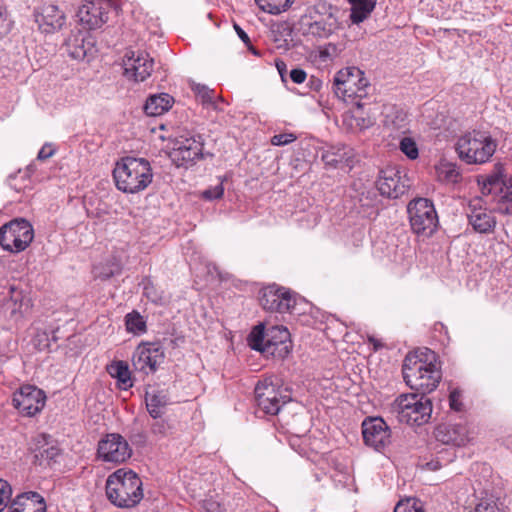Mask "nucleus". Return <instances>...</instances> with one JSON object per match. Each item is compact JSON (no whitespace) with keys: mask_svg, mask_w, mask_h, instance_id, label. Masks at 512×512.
I'll use <instances>...</instances> for the list:
<instances>
[{"mask_svg":"<svg viewBox=\"0 0 512 512\" xmlns=\"http://www.w3.org/2000/svg\"><path fill=\"white\" fill-rule=\"evenodd\" d=\"M468 222L475 232L481 234L493 233L497 224L492 211L483 207L480 198L473 199L468 204Z\"/></svg>","mask_w":512,"mask_h":512,"instance_id":"obj_17","label":"nucleus"},{"mask_svg":"<svg viewBox=\"0 0 512 512\" xmlns=\"http://www.w3.org/2000/svg\"><path fill=\"white\" fill-rule=\"evenodd\" d=\"M296 140V136L293 133H282L276 134L271 138V143L275 146H283L292 143Z\"/></svg>","mask_w":512,"mask_h":512,"instance_id":"obj_45","label":"nucleus"},{"mask_svg":"<svg viewBox=\"0 0 512 512\" xmlns=\"http://www.w3.org/2000/svg\"><path fill=\"white\" fill-rule=\"evenodd\" d=\"M11 495L12 488L10 484L5 480L0 479V512H2L7 507L8 503L10 502Z\"/></svg>","mask_w":512,"mask_h":512,"instance_id":"obj_41","label":"nucleus"},{"mask_svg":"<svg viewBox=\"0 0 512 512\" xmlns=\"http://www.w3.org/2000/svg\"><path fill=\"white\" fill-rule=\"evenodd\" d=\"M262 308L269 312L292 313L297 303V295L289 288L270 284L259 292Z\"/></svg>","mask_w":512,"mask_h":512,"instance_id":"obj_9","label":"nucleus"},{"mask_svg":"<svg viewBox=\"0 0 512 512\" xmlns=\"http://www.w3.org/2000/svg\"><path fill=\"white\" fill-rule=\"evenodd\" d=\"M107 371L111 377L117 379L118 387L120 389L127 390L133 386L129 367L124 361L112 362L107 367Z\"/></svg>","mask_w":512,"mask_h":512,"instance_id":"obj_32","label":"nucleus"},{"mask_svg":"<svg viewBox=\"0 0 512 512\" xmlns=\"http://www.w3.org/2000/svg\"><path fill=\"white\" fill-rule=\"evenodd\" d=\"M482 193L493 195L494 202L512 204V178H506L500 170L496 171L483 182Z\"/></svg>","mask_w":512,"mask_h":512,"instance_id":"obj_20","label":"nucleus"},{"mask_svg":"<svg viewBox=\"0 0 512 512\" xmlns=\"http://www.w3.org/2000/svg\"><path fill=\"white\" fill-rule=\"evenodd\" d=\"M10 292L11 296L5 301L3 309L12 320L18 321L23 318L32 307L31 299L25 296L22 291L17 290L14 287L10 288Z\"/></svg>","mask_w":512,"mask_h":512,"instance_id":"obj_24","label":"nucleus"},{"mask_svg":"<svg viewBox=\"0 0 512 512\" xmlns=\"http://www.w3.org/2000/svg\"><path fill=\"white\" fill-rule=\"evenodd\" d=\"M402 374L405 383L416 394L424 396L434 391L442 378L436 364V354L429 348L408 353L403 361Z\"/></svg>","mask_w":512,"mask_h":512,"instance_id":"obj_1","label":"nucleus"},{"mask_svg":"<svg viewBox=\"0 0 512 512\" xmlns=\"http://www.w3.org/2000/svg\"><path fill=\"white\" fill-rule=\"evenodd\" d=\"M247 47H248V49H249L253 54L258 55V52L253 48V46H252V44H251V43H250V45H249V46H247Z\"/></svg>","mask_w":512,"mask_h":512,"instance_id":"obj_58","label":"nucleus"},{"mask_svg":"<svg viewBox=\"0 0 512 512\" xmlns=\"http://www.w3.org/2000/svg\"><path fill=\"white\" fill-rule=\"evenodd\" d=\"M307 18H308V16H307V15H304V16L302 17V23H305L304 21H305Z\"/></svg>","mask_w":512,"mask_h":512,"instance_id":"obj_59","label":"nucleus"},{"mask_svg":"<svg viewBox=\"0 0 512 512\" xmlns=\"http://www.w3.org/2000/svg\"><path fill=\"white\" fill-rule=\"evenodd\" d=\"M46 395L34 385H23L13 393L12 405L25 416H34L45 406Z\"/></svg>","mask_w":512,"mask_h":512,"instance_id":"obj_13","label":"nucleus"},{"mask_svg":"<svg viewBox=\"0 0 512 512\" xmlns=\"http://www.w3.org/2000/svg\"><path fill=\"white\" fill-rule=\"evenodd\" d=\"M260 8L270 14H280L288 10L294 0H256Z\"/></svg>","mask_w":512,"mask_h":512,"instance_id":"obj_36","label":"nucleus"},{"mask_svg":"<svg viewBox=\"0 0 512 512\" xmlns=\"http://www.w3.org/2000/svg\"><path fill=\"white\" fill-rule=\"evenodd\" d=\"M224 194V187L222 183L214 187H210L202 192V197L206 200L220 199Z\"/></svg>","mask_w":512,"mask_h":512,"instance_id":"obj_44","label":"nucleus"},{"mask_svg":"<svg viewBox=\"0 0 512 512\" xmlns=\"http://www.w3.org/2000/svg\"><path fill=\"white\" fill-rule=\"evenodd\" d=\"M310 84H311V87L314 88L315 90H320L323 85L322 81L315 77H312L310 79Z\"/></svg>","mask_w":512,"mask_h":512,"instance_id":"obj_55","label":"nucleus"},{"mask_svg":"<svg viewBox=\"0 0 512 512\" xmlns=\"http://www.w3.org/2000/svg\"><path fill=\"white\" fill-rule=\"evenodd\" d=\"M203 147L204 139L201 135L181 136L169 157L177 167H187L203 158Z\"/></svg>","mask_w":512,"mask_h":512,"instance_id":"obj_12","label":"nucleus"},{"mask_svg":"<svg viewBox=\"0 0 512 512\" xmlns=\"http://www.w3.org/2000/svg\"><path fill=\"white\" fill-rule=\"evenodd\" d=\"M97 453L101 460L118 464L129 459L132 450L123 436L111 433L99 441Z\"/></svg>","mask_w":512,"mask_h":512,"instance_id":"obj_14","label":"nucleus"},{"mask_svg":"<svg viewBox=\"0 0 512 512\" xmlns=\"http://www.w3.org/2000/svg\"><path fill=\"white\" fill-rule=\"evenodd\" d=\"M394 512H425V510L419 499L407 497L396 504Z\"/></svg>","mask_w":512,"mask_h":512,"instance_id":"obj_38","label":"nucleus"},{"mask_svg":"<svg viewBox=\"0 0 512 512\" xmlns=\"http://www.w3.org/2000/svg\"><path fill=\"white\" fill-rule=\"evenodd\" d=\"M255 400L257 406L265 414L276 415L289 398L282 394L281 387L273 382V378H265L255 387Z\"/></svg>","mask_w":512,"mask_h":512,"instance_id":"obj_11","label":"nucleus"},{"mask_svg":"<svg viewBox=\"0 0 512 512\" xmlns=\"http://www.w3.org/2000/svg\"><path fill=\"white\" fill-rule=\"evenodd\" d=\"M267 336V346L269 349L268 353L275 354L279 346V355L283 356L284 354L289 353L287 342L290 339V333L286 327L272 326L267 329Z\"/></svg>","mask_w":512,"mask_h":512,"instance_id":"obj_27","label":"nucleus"},{"mask_svg":"<svg viewBox=\"0 0 512 512\" xmlns=\"http://www.w3.org/2000/svg\"><path fill=\"white\" fill-rule=\"evenodd\" d=\"M351 5L350 20L359 24L367 19L375 8L376 0H347Z\"/></svg>","mask_w":512,"mask_h":512,"instance_id":"obj_31","label":"nucleus"},{"mask_svg":"<svg viewBox=\"0 0 512 512\" xmlns=\"http://www.w3.org/2000/svg\"><path fill=\"white\" fill-rule=\"evenodd\" d=\"M437 179L444 184H456L461 179L457 166L453 163H441L436 167Z\"/></svg>","mask_w":512,"mask_h":512,"instance_id":"obj_33","label":"nucleus"},{"mask_svg":"<svg viewBox=\"0 0 512 512\" xmlns=\"http://www.w3.org/2000/svg\"><path fill=\"white\" fill-rule=\"evenodd\" d=\"M169 425L164 420H156L151 425V431L154 435L165 436L168 432Z\"/></svg>","mask_w":512,"mask_h":512,"instance_id":"obj_46","label":"nucleus"},{"mask_svg":"<svg viewBox=\"0 0 512 512\" xmlns=\"http://www.w3.org/2000/svg\"><path fill=\"white\" fill-rule=\"evenodd\" d=\"M160 357L158 349L139 346L132 355V365L136 371L144 374L153 373L156 371Z\"/></svg>","mask_w":512,"mask_h":512,"instance_id":"obj_22","label":"nucleus"},{"mask_svg":"<svg viewBox=\"0 0 512 512\" xmlns=\"http://www.w3.org/2000/svg\"><path fill=\"white\" fill-rule=\"evenodd\" d=\"M10 30V23L6 13L0 8V36L7 34Z\"/></svg>","mask_w":512,"mask_h":512,"instance_id":"obj_50","label":"nucleus"},{"mask_svg":"<svg viewBox=\"0 0 512 512\" xmlns=\"http://www.w3.org/2000/svg\"><path fill=\"white\" fill-rule=\"evenodd\" d=\"M399 148L411 160L416 159L419 155L416 142L410 137H403L400 141Z\"/></svg>","mask_w":512,"mask_h":512,"instance_id":"obj_40","label":"nucleus"},{"mask_svg":"<svg viewBox=\"0 0 512 512\" xmlns=\"http://www.w3.org/2000/svg\"><path fill=\"white\" fill-rule=\"evenodd\" d=\"M53 154L54 150L52 149L51 145L46 144L38 152L37 159L43 161L50 158Z\"/></svg>","mask_w":512,"mask_h":512,"instance_id":"obj_52","label":"nucleus"},{"mask_svg":"<svg viewBox=\"0 0 512 512\" xmlns=\"http://www.w3.org/2000/svg\"><path fill=\"white\" fill-rule=\"evenodd\" d=\"M267 330L264 324L255 326L250 334V346L254 350L269 352Z\"/></svg>","mask_w":512,"mask_h":512,"instance_id":"obj_35","label":"nucleus"},{"mask_svg":"<svg viewBox=\"0 0 512 512\" xmlns=\"http://www.w3.org/2000/svg\"><path fill=\"white\" fill-rule=\"evenodd\" d=\"M362 434L365 444L378 451L390 443V429L382 418L365 419Z\"/></svg>","mask_w":512,"mask_h":512,"instance_id":"obj_18","label":"nucleus"},{"mask_svg":"<svg viewBox=\"0 0 512 512\" xmlns=\"http://www.w3.org/2000/svg\"><path fill=\"white\" fill-rule=\"evenodd\" d=\"M290 78L296 84H301L305 81L307 74L303 69L295 68L290 71Z\"/></svg>","mask_w":512,"mask_h":512,"instance_id":"obj_48","label":"nucleus"},{"mask_svg":"<svg viewBox=\"0 0 512 512\" xmlns=\"http://www.w3.org/2000/svg\"><path fill=\"white\" fill-rule=\"evenodd\" d=\"M45 510V501L37 492L18 495L9 508V512H45Z\"/></svg>","mask_w":512,"mask_h":512,"instance_id":"obj_25","label":"nucleus"},{"mask_svg":"<svg viewBox=\"0 0 512 512\" xmlns=\"http://www.w3.org/2000/svg\"><path fill=\"white\" fill-rule=\"evenodd\" d=\"M306 33L319 38H328L334 31V23L324 19L306 23Z\"/></svg>","mask_w":512,"mask_h":512,"instance_id":"obj_34","label":"nucleus"},{"mask_svg":"<svg viewBox=\"0 0 512 512\" xmlns=\"http://www.w3.org/2000/svg\"><path fill=\"white\" fill-rule=\"evenodd\" d=\"M411 229L418 236L430 237L438 227V216L433 202L427 198H417L407 207Z\"/></svg>","mask_w":512,"mask_h":512,"instance_id":"obj_6","label":"nucleus"},{"mask_svg":"<svg viewBox=\"0 0 512 512\" xmlns=\"http://www.w3.org/2000/svg\"><path fill=\"white\" fill-rule=\"evenodd\" d=\"M496 142L482 131H472L461 136L456 144L459 157L468 164L485 163L496 150Z\"/></svg>","mask_w":512,"mask_h":512,"instance_id":"obj_4","label":"nucleus"},{"mask_svg":"<svg viewBox=\"0 0 512 512\" xmlns=\"http://www.w3.org/2000/svg\"><path fill=\"white\" fill-rule=\"evenodd\" d=\"M376 186L382 196L397 199L408 191L411 183L402 169L387 166L380 170Z\"/></svg>","mask_w":512,"mask_h":512,"instance_id":"obj_10","label":"nucleus"},{"mask_svg":"<svg viewBox=\"0 0 512 512\" xmlns=\"http://www.w3.org/2000/svg\"><path fill=\"white\" fill-rule=\"evenodd\" d=\"M449 403L451 409L455 411H460L462 407V403L460 402V393L456 390L452 391L449 396Z\"/></svg>","mask_w":512,"mask_h":512,"instance_id":"obj_49","label":"nucleus"},{"mask_svg":"<svg viewBox=\"0 0 512 512\" xmlns=\"http://www.w3.org/2000/svg\"><path fill=\"white\" fill-rule=\"evenodd\" d=\"M145 402L150 416L154 419H158L164 414V409L169 403V398L165 391L153 390L146 392Z\"/></svg>","mask_w":512,"mask_h":512,"instance_id":"obj_29","label":"nucleus"},{"mask_svg":"<svg viewBox=\"0 0 512 512\" xmlns=\"http://www.w3.org/2000/svg\"><path fill=\"white\" fill-rule=\"evenodd\" d=\"M111 8V2L106 0L86 1L79 7L77 17L85 28L98 29L108 21Z\"/></svg>","mask_w":512,"mask_h":512,"instance_id":"obj_15","label":"nucleus"},{"mask_svg":"<svg viewBox=\"0 0 512 512\" xmlns=\"http://www.w3.org/2000/svg\"><path fill=\"white\" fill-rule=\"evenodd\" d=\"M291 29L286 22H275L270 25V35L274 42L286 41Z\"/></svg>","mask_w":512,"mask_h":512,"instance_id":"obj_39","label":"nucleus"},{"mask_svg":"<svg viewBox=\"0 0 512 512\" xmlns=\"http://www.w3.org/2000/svg\"><path fill=\"white\" fill-rule=\"evenodd\" d=\"M113 177L120 191L134 194L143 191L151 184L153 173L148 160L124 157L116 163Z\"/></svg>","mask_w":512,"mask_h":512,"instance_id":"obj_2","label":"nucleus"},{"mask_svg":"<svg viewBox=\"0 0 512 512\" xmlns=\"http://www.w3.org/2000/svg\"><path fill=\"white\" fill-rule=\"evenodd\" d=\"M351 150L347 147H331L322 153L321 159L332 168L350 167Z\"/></svg>","mask_w":512,"mask_h":512,"instance_id":"obj_28","label":"nucleus"},{"mask_svg":"<svg viewBox=\"0 0 512 512\" xmlns=\"http://www.w3.org/2000/svg\"><path fill=\"white\" fill-rule=\"evenodd\" d=\"M368 86L364 72L357 67H347L338 71L333 80V91L343 101L365 97Z\"/></svg>","mask_w":512,"mask_h":512,"instance_id":"obj_7","label":"nucleus"},{"mask_svg":"<svg viewBox=\"0 0 512 512\" xmlns=\"http://www.w3.org/2000/svg\"><path fill=\"white\" fill-rule=\"evenodd\" d=\"M494 210L503 215H512V204L505 202H495Z\"/></svg>","mask_w":512,"mask_h":512,"instance_id":"obj_51","label":"nucleus"},{"mask_svg":"<svg viewBox=\"0 0 512 512\" xmlns=\"http://www.w3.org/2000/svg\"><path fill=\"white\" fill-rule=\"evenodd\" d=\"M65 47L71 58L83 60L93 53L94 43L91 37H86L79 32L66 40Z\"/></svg>","mask_w":512,"mask_h":512,"instance_id":"obj_26","label":"nucleus"},{"mask_svg":"<svg viewBox=\"0 0 512 512\" xmlns=\"http://www.w3.org/2000/svg\"><path fill=\"white\" fill-rule=\"evenodd\" d=\"M234 29H235L237 35L239 36V38L244 42V44L246 46H249L250 45V38L247 35V33L236 23L234 24Z\"/></svg>","mask_w":512,"mask_h":512,"instance_id":"obj_53","label":"nucleus"},{"mask_svg":"<svg viewBox=\"0 0 512 512\" xmlns=\"http://www.w3.org/2000/svg\"><path fill=\"white\" fill-rule=\"evenodd\" d=\"M34 230L25 219H14L0 228V246L9 252L24 251L33 241Z\"/></svg>","mask_w":512,"mask_h":512,"instance_id":"obj_8","label":"nucleus"},{"mask_svg":"<svg viewBox=\"0 0 512 512\" xmlns=\"http://www.w3.org/2000/svg\"><path fill=\"white\" fill-rule=\"evenodd\" d=\"M362 121L363 123L359 124L361 129L368 128L369 126L372 125V121L370 119H368L367 121L365 119H362Z\"/></svg>","mask_w":512,"mask_h":512,"instance_id":"obj_57","label":"nucleus"},{"mask_svg":"<svg viewBox=\"0 0 512 512\" xmlns=\"http://www.w3.org/2000/svg\"><path fill=\"white\" fill-rule=\"evenodd\" d=\"M476 512H503L492 498H482L475 508Z\"/></svg>","mask_w":512,"mask_h":512,"instance_id":"obj_43","label":"nucleus"},{"mask_svg":"<svg viewBox=\"0 0 512 512\" xmlns=\"http://www.w3.org/2000/svg\"><path fill=\"white\" fill-rule=\"evenodd\" d=\"M194 91L197 93L198 96L201 97L202 101L204 103H207V102H211L212 101V97H213V91L212 90H209L207 87L205 86H201V85H197L195 88H194Z\"/></svg>","mask_w":512,"mask_h":512,"instance_id":"obj_47","label":"nucleus"},{"mask_svg":"<svg viewBox=\"0 0 512 512\" xmlns=\"http://www.w3.org/2000/svg\"><path fill=\"white\" fill-rule=\"evenodd\" d=\"M275 65H276V68H277V70H278L282 80H284L285 74L287 72V65H286V63L284 61H282V60H276Z\"/></svg>","mask_w":512,"mask_h":512,"instance_id":"obj_54","label":"nucleus"},{"mask_svg":"<svg viewBox=\"0 0 512 512\" xmlns=\"http://www.w3.org/2000/svg\"><path fill=\"white\" fill-rule=\"evenodd\" d=\"M126 328L129 332L142 333L146 330V322L136 311L128 313L125 317Z\"/></svg>","mask_w":512,"mask_h":512,"instance_id":"obj_37","label":"nucleus"},{"mask_svg":"<svg viewBox=\"0 0 512 512\" xmlns=\"http://www.w3.org/2000/svg\"><path fill=\"white\" fill-rule=\"evenodd\" d=\"M50 440L51 437L46 434H38L33 438L31 450L34 453L35 462L39 465L50 464L60 454V449Z\"/></svg>","mask_w":512,"mask_h":512,"instance_id":"obj_21","label":"nucleus"},{"mask_svg":"<svg viewBox=\"0 0 512 512\" xmlns=\"http://www.w3.org/2000/svg\"><path fill=\"white\" fill-rule=\"evenodd\" d=\"M124 75L136 82L146 80L153 71L154 60L145 52L128 51L123 59Z\"/></svg>","mask_w":512,"mask_h":512,"instance_id":"obj_16","label":"nucleus"},{"mask_svg":"<svg viewBox=\"0 0 512 512\" xmlns=\"http://www.w3.org/2000/svg\"><path fill=\"white\" fill-rule=\"evenodd\" d=\"M106 495L118 507H133L143 498L142 481L132 470L118 469L106 480Z\"/></svg>","mask_w":512,"mask_h":512,"instance_id":"obj_3","label":"nucleus"},{"mask_svg":"<svg viewBox=\"0 0 512 512\" xmlns=\"http://www.w3.org/2000/svg\"><path fill=\"white\" fill-rule=\"evenodd\" d=\"M174 102L172 96L167 93L150 96L144 106V111L148 116H159L167 112Z\"/></svg>","mask_w":512,"mask_h":512,"instance_id":"obj_30","label":"nucleus"},{"mask_svg":"<svg viewBox=\"0 0 512 512\" xmlns=\"http://www.w3.org/2000/svg\"><path fill=\"white\" fill-rule=\"evenodd\" d=\"M393 410L397 413L400 422L421 426L431 418L432 402L424 395L401 394L396 398Z\"/></svg>","mask_w":512,"mask_h":512,"instance_id":"obj_5","label":"nucleus"},{"mask_svg":"<svg viewBox=\"0 0 512 512\" xmlns=\"http://www.w3.org/2000/svg\"><path fill=\"white\" fill-rule=\"evenodd\" d=\"M34 172H35L34 165L30 164L29 166H27V168H26L25 172L23 173V175H22L21 171H19L17 175H11L9 177V179H8L10 187H12L17 192H20V191L24 190L27 187V185H18L16 183V180H17L18 176H20L22 178L23 177H28L29 178Z\"/></svg>","mask_w":512,"mask_h":512,"instance_id":"obj_42","label":"nucleus"},{"mask_svg":"<svg viewBox=\"0 0 512 512\" xmlns=\"http://www.w3.org/2000/svg\"><path fill=\"white\" fill-rule=\"evenodd\" d=\"M369 342L373 343L374 350H378L380 347H382V344L378 340L374 339L373 337L369 338Z\"/></svg>","mask_w":512,"mask_h":512,"instance_id":"obj_56","label":"nucleus"},{"mask_svg":"<svg viewBox=\"0 0 512 512\" xmlns=\"http://www.w3.org/2000/svg\"><path fill=\"white\" fill-rule=\"evenodd\" d=\"M434 435L437 441L447 445L463 446L468 441L467 429L461 424H440Z\"/></svg>","mask_w":512,"mask_h":512,"instance_id":"obj_23","label":"nucleus"},{"mask_svg":"<svg viewBox=\"0 0 512 512\" xmlns=\"http://www.w3.org/2000/svg\"><path fill=\"white\" fill-rule=\"evenodd\" d=\"M35 22L42 33L51 34L62 29L66 23V15L58 6L48 4L34 12Z\"/></svg>","mask_w":512,"mask_h":512,"instance_id":"obj_19","label":"nucleus"}]
</instances>
